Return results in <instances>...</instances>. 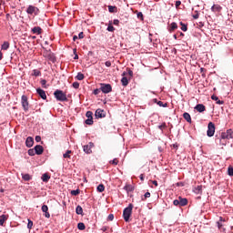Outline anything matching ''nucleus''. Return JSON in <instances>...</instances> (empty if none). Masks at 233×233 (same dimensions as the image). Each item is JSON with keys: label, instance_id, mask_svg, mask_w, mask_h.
<instances>
[{"label": "nucleus", "instance_id": "1", "mask_svg": "<svg viewBox=\"0 0 233 233\" xmlns=\"http://www.w3.org/2000/svg\"><path fill=\"white\" fill-rule=\"evenodd\" d=\"M227 139H233V130L228 129L225 132H222L220 135V143L221 145H227Z\"/></svg>", "mask_w": 233, "mask_h": 233}, {"label": "nucleus", "instance_id": "2", "mask_svg": "<svg viewBox=\"0 0 233 233\" xmlns=\"http://www.w3.org/2000/svg\"><path fill=\"white\" fill-rule=\"evenodd\" d=\"M134 208V205L129 204L127 208H126L123 211L124 220L128 223L130 221V217L132 216V210Z\"/></svg>", "mask_w": 233, "mask_h": 233}, {"label": "nucleus", "instance_id": "3", "mask_svg": "<svg viewBox=\"0 0 233 233\" xmlns=\"http://www.w3.org/2000/svg\"><path fill=\"white\" fill-rule=\"evenodd\" d=\"M54 96L56 101H67L66 94H65L62 90L56 89L54 92Z\"/></svg>", "mask_w": 233, "mask_h": 233}, {"label": "nucleus", "instance_id": "4", "mask_svg": "<svg viewBox=\"0 0 233 233\" xmlns=\"http://www.w3.org/2000/svg\"><path fill=\"white\" fill-rule=\"evenodd\" d=\"M214 134H216V125H214L212 122H209L208 125L207 135L208 137H212Z\"/></svg>", "mask_w": 233, "mask_h": 233}, {"label": "nucleus", "instance_id": "5", "mask_svg": "<svg viewBox=\"0 0 233 233\" xmlns=\"http://www.w3.org/2000/svg\"><path fill=\"white\" fill-rule=\"evenodd\" d=\"M100 90L103 94H110L112 92V86L110 84H100Z\"/></svg>", "mask_w": 233, "mask_h": 233}, {"label": "nucleus", "instance_id": "6", "mask_svg": "<svg viewBox=\"0 0 233 233\" xmlns=\"http://www.w3.org/2000/svg\"><path fill=\"white\" fill-rule=\"evenodd\" d=\"M21 103H22V106H23V109L25 110V112H28V96L23 95L22 97H21Z\"/></svg>", "mask_w": 233, "mask_h": 233}, {"label": "nucleus", "instance_id": "7", "mask_svg": "<svg viewBox=\"0 0 233 233\" xmlns=\"http://www.w3.org/2000/svg\"><path fill=\"white\" fill-rule=\"evenodd\" d=\"M26 14H28L29 15H32L33 14H35V15H37V14H39V8L34 5H29L26 9Z\"/></svg>", "mask_w": 233, "mask_h": 233}, {"label": "nucleus", "instance_id": "8", "mask_svg": "<svg viewBox=\"0 0 233 233\" xmlns=\"http://www.w3.org/2000/svg\"><path fill=\"white\" fill-rule=\"evenodd\" d=\"M94 147V143L89 142L87 145L84 146L83 149L86 154H92V148Z\"/></svg>", "mask_w": 233, "mask_h": 233}, {"label": "nucleus", "instance_id": "9", "mask_svg": "<svg viewBox=\"0 0 233 233\" xmlns=\"http://www.w3.org/2000/svg\"><path fill=\"white\" fill-rule=\"evenodd\" d=\"M127 72H124L122 74V79H121V84H122V86H128V83H130V81L128 80V77H127Z\"/></svg>", "mask_w": 233, "mask_h": 233}, {"label": "nucleus", "instance_id": "10", "mask_svg": "<svg viewBox=\"0 0 233 233\" xmlns=\"http://www.w3.org/2000/svg\"><path fill=\"white\" fill-rule=\"evenodd\" d=\"M95 116L97 119L101 118V117H106V114H105V110L98 108L96 110Z\"/></svg>", "mask_w": 233, "mask_h": 233}, {"label": "nucleus", "instance_id": "11", "mask_svg": "<svg viewBox=\"0 0 233 233\" xmlns=\"http://www.w3.org/2000/svg\"><path fill=\"white\" fill-rule=\"evenodd\" d=\"M35 152L36 156H41L43 152H45V148L41 145H37L35 147Z\"/></svg>", "mask_w": 233, "mask_h": 233}, {"label": "nucleus", "instance_id": "12", "mask_svg": "<svg viewBox=\"0 0 233 233\" xmlns=\"http://www.w3.org/2000/svg\"><path fill=\"white\" fill-rule=\"evenodd\" d=\"M31 32L36 35H41V34H43V29L40 26H35L31 29Z\"/></svg>", "mask_w": 233, "mask_h": 233}, {"label": "nucleus", "instance_id": "13", "mask_svg": "<svg viewBox=\"0 0 233 233\" xmlns=\"http://www.w3.org/2000/svg\"><path fill=\"white\" fill-rule=\"evenodd\" d=\"M223 10V7L219 5H213L211 7V11H213L215 14H219Z\"/></svg>", "mask_w": 233, "mask_h": 233}, {"label": "nucleus", "instance_id": "14", "mask_svg": "<svg viewBox=\"0 0 233 233\" xmlns=\"http://www.w3.org/2000/svg\"><path fill=\"white\" fill-rule=\"evenodd\" d=\"M25 146L30 148L32 147H34V137H28L25 140Z\"/></svg>", "mask_w": 233, "mask_h": 233}, {"label": "nucleus", "instance_id": "15", "mask_svg": "<svg viewBox=\"0 0 233 233\" xmlns=\"http://www.w3.org/2000/svg\"><path fill=\"white\" fill-rule=\"evenodd\" d=\"M167 30L170 34H172V32H174L175 30H177V23L172 22L168 26Z\"/></svg>", "mask_w": 233, "mask_h": 233}, {"label": "nucleus", "instance_id": "16", "mask_svg": "<svg viewBox=\"0 0 233 233\" xmlns=\"http://www.w3.org/2000/svg\"><path fill=\"white\" fill-rule=\"evenodd\" d=\"M42 212L45 213V215H44L45 218H47V219L50 218V213L48 212V206L43 205L42 206Z\"/></svg>", "mask_w": 233, "mask_h": 233}, {"label": "nucleus", "instance_id": "17", "mask_svg": "<svg viewBox=\"0 0 233 233\" xmlns=\"http://www.w3.org/2000/svg\"><path fill=\"white\" fill-rule=\"evenodd\" d=\"M195 110H197V112H205V110H207V108L205 107V105L203 104H198L195 106Z\"/></svg>", "mask_w": 233, "mask_h": 233}, {"label": "nucleus", "instance_id": "18", "mask_svg": "<svg viewBox=\"0 0 233 233\" xmlns=\"http://www.w3.org/2000/svg\"><path fill=\"white\" fill-rule=\"evenodd\" d=\"M9 216L8 215H2L0 216V227L5 226V222L8 220Z\"/></svg>", "mask_w": 233, "mask_h": 233}, {"label": "nucleus", "instance_id": "19", "mask_svg": "<svg viewBox=\"0 0 233 233\" xmlns=\"http://www.w3.org/2000/svg\"><path fill=\"white\" fill-rule=\"evenodd\" d=\"M36 93L41 96L42 99H46V93L41 88L36 89Z\"/></svg>", "mask_w": 233, "mask_h": 233}, {"label": "nucleus", "instance_id": "20", "mask_svg": "<svg viewBox=\"0 0 233 233\" xmlns=\"http://www.w3.org/2000/svg\"><path fill=\"white\" fill-rule=\"evenodd\" d=\"M178 199H179L180 207H187V205H188V200L187 198H183L179 197Z\"/></svg>", "mask_w": 233, "mask_h": 233}, {"label": "nucleus", "instance_id": "21", "mask_svg": "<svg viewBox=\"0 0 233 233\" xmlns=\"http://www.w3.org/2000/svg\"><path fill=\"white\" fill-rule=\"evenodd\" d=\"M41 179L44 183H48V181H50V175H48V173H45L42 175Z\"/></svg>", "mask_w": 233, "mask_h": 233}, {"label": "nucleus", "instance_id": "22", "mask_svg": "<svg viewBox=\"0 0 233 233\" xmlns=\"http://www.w3.org/2000/svg\"><path fill=\"white\" fill-rule=\"evenodd\" d=\"M183 117L187 123H192V116H190L189 113L185 112Z\"/></svg>", "mask_w": 233, "mask_h": 233}, {"label": "nucleus", "instance_id": "23", "mask_svg": "<svg viewBox=\"0 0 233 233\" xmlns=\"http://www.w3.org/2000/svg\"><path fill=\"white\" fill-rule=\"evenodd\" d=\"M124 190H127V192H134V187H133L132 185L127 184V185L124 187Z\"/></svg>", "mask_w": 233, "mask_h": 233}, {"label": "nucleus", "instance_id": "24", "mask_svg": "<svg viewBox=\"0 0 233 233\" xmlns=\"http://www.w3.org/2000/svg\"><path fill=\"white\" fill-rule=\"evenodd\" d=\"M31 76H33L34 77H39V76H41V71L38 69H34Z\"/></svg>", "mask_w": 233, "mask_h": 233}, {"label": "nucleus", "instance_id": "25", "mask_svg": "<svg viewBox=\"0 0 233 233\" xmlns=\"http://www.w3.org/2000/svg\"><path fill=\"white\" fill-rule=\"evenodd\" d=\"M76 213L78 215V216H83V208L81 206H77L76 208Z\"/></svg>", "mask_w": 233, "mask_h": 233}, {"label": "nucleus", "instance_id": "26", "mask_svg": "<svg viewBox=\"0 0 233 233\" xmlns=\"http://www.w3.org/2000/svg\"><path fill=\"white\" fill-rule=\"evenodd\" d=\"M108 12L110 14H114V13L117 12V7L116 6H113V5H108Z\"/></svg>", "mask_w": 233, "mask_h": 233}, {"label": "nucleus", "instance_id": "27", "mask_svg": "<svg viewBox=\"0 0 233 233\" xmlns=\"http://www.w3.org/2000/svg\"><path fill=\"white\" fill-rule=\"evenodd\" d=\"M76 79H77V81H83V79H85V75L81 72L77 73Z\"/></svg>", "mask_w": 233, "mask_h": 233}, {"label": "nucleus", "instance_id": "28", "mask_svg": "<svg viewBox=\"0 0 233 233\" xmlns=\"http://www.w3.org/2000/svg\"><path fill=\"white\" fill-rule=\"evenodd\" d=\"M22 179H24V181H30V179H32V176H30V174H24L22 175Z\"/></svg>", "mask_w": 233, "mask_h": 233}, {"label": "nucleus", "instance_id": "29", "mask_svg": "<svg viewBox=\"0 0 233 233\" xmlns=\"http://www.w3.org/2000/svg\"><path fill=\"white\" fill-rule=\"evenodd\" d=\"M77 228H78V230H85V228H86V227L85 226V223L79 222L77 224Z\"/></svg>", "mask_w": 233, "mask_h": 233}, {"label": "nucleus", "instance_id": "30", "mask_svg": "<svg viewBox=\"0 0 233 233\" xmlns=\"http://www.w3.org/2000/svg\"><path fill=\"white\" fill-rule=\"evenodd\" d=\"M8 48H10V43L4 42V44L2 45V50H8Z\"/></svg>", "mask_w": 233, "mask_h": 233}, {"label": "nucleus", "instance_id": "31", "mask_svg": "<svg viewBox=\"0 0 233 233\" xmlns=\"http://www.w3.org/2000/svg\"><path fill=\"white\" fill-rule=\"evenodd\" d=\"M97 192H105V185L100 184L96 187Z\"/></svg>", "mask_w": 233, "mask_h": 233}, {"label": "nucleus", "instance_id": "32", "mask_svg": "<svg viewBox=\"0 0 233 233\" xmlns=\"http://www.w3.org/2000/svg\"><path fill=\"white\" fill-rule=\"evenodd\" d=\"M70 194L71 196H79V194H81V190L79 188L76 190H71Z\"/></svg>", "mask_w": 233, "mask_h": 233}, {"label": "nucleus", "instance_id": "33", "mask_svg": "<svg viewBox=\"0 0 233 233\" xmlns=\"http://www.w3.org/2000/svg\"><path fill=\"white\" fill-rule=\"evenodd\" d=\"M70 154H72V151L71 150H67L64 155H63V157L65 158V159H70Z\"/></svg>", "mask_w": 233, "mask_h": 233}, {"label": "nucleus", "instance_id": "34", "mask_svg": "<svg viewBox=\"0 0 233 233\" xmlns=\"http://www.w3.org/2000/svg\"><path fill=\"white\" fill-rule=\"evenodd\" d=\"M94 113H92V111H87L86 113V116L87 117V119H94Z\"/></svg>", "mask_w": 233, "mask_h": 233}, {"label": "nucleus", "instance_id": "35", "mask_svg": "<svg viewBox=\"0 0 233 233\" xmlns=\"http://www.w3.org/2000/svg\"><path fill=\"white\" fill-rule=\"evenodd\" d=\"M27 221H28V223H27V228H28L29 230H32V228L34 227V222H33L30 218H28Z\"/></svg>", "mask_w": 233, "mask_h": 233}, {"label": "nucleus", "instance_id": "36", "mask_svg": "<svg viewBox=\"0 0 233 233\" xmlns=\"http://www.w3.org/2000/svg\"><path fill=\"white\" fill-rule=\"evenodd\" d=\"M115 31H116V28L112 26V22H110L107 26V32H115Z\"/></svg>", "mask_w": 233, "mask_h": 233}, {"label": "nucleus", "instance_id": "37", "mask_svg": "<svg viewBox=\"0 0 233 233\" xmlns=\"http://www.w3.org/2000/svg\"><path fill=\"white\" fill-rule=\"evenodd\" d=\"M180 25L182 32H187V30H188V27L183 22H180Z\"/></svg>", "mask_w": 233, "mask_h": 233}, {"label": "nucleus", "instance_id": "38", "mask_svg": "<svg viewBox=\"0 0 233 233\" xmlns=\"http://www.w3.org/2000/svg\"><path fill=\"white\" fill-rule=\"evenodd\" d=\"M158 106H162L163 108H167L168 106L167 103H163L162 101L157 102Z\"/></svg>", "mask_w": 233, "mask_h": 233}, {"label": "nucleus", "instance_id": "39", "mask_svg": "<svg viewBox=\"0 0 233 233\" xmlns=\"http://www.w3.org/2000/svg\"><path fill=\"white\" fill-rule=\"evenodd\" d=\"M159 130H165L167 128V123L163 122L160 126H158Z\"/></svg>", "mask_w": 233, "mask_h": 233}, {"label": "nucleus", "instance_id": "40", "mask_svg": "<svg viewBox=\"0 0 233 233\" xmlns=\"http://www.w3.org/2000/svg\"><path fill=\"white\" fill-rule=\"evenodd\" d=\"M150 198V192H146L144 198H142V201H147V198Z\"/></svg>", "mask_w": 233, "mask_h": 233}, {"label": "nucleus", "instance_id": "41", "mask_svg": "<svg viewBox=\"0 0 233 233\" xmlns=\"http://www.w3.org/2000/svg\"><path fill=\"white\" fill-rule=\"evenodd\" d=\"M86 125H94V118H87L86 120Z\"/></svg>", "mask_w": 233, "mask_h": 233}, {"label": "nucleus", "instance_id": "42", "mask_svg": "<svg viewBox=\"0 0 233 233\" xmlns=\"http://www.w3.org/2000/svg\"><path fill=\"white\" fill-rule=\"evenodd\" d=\"M35 149L34 148V149H29L28 150V156H35Z\"/></svg>", "mask_w": 233, "mask_h": 233}, {"label": "nucleus", "instance_id": "43", "mask_svg": "<svg viewBox=\"0 0 233 233\" xmlns=\"http://www.w3.org/2000/svg\"><path fill=\"white\" fill-rule=\"evenodd\" d=\"M109 229H110V227H108V226H103V227L101 228L102 232H106V231H108Z\"/></svg>", "mask_w": 233, "mask_h": 233}, {"label": "nucleus", "instance_id": "44", "mask_svg": "<svg viewBox=\"0 0 233 233\" xmlns=\"http://www.w3.org/2000/svg\"><path fill=\"white\" fill-rule=\"evenodd\" d=\"M119 163V160L117 158H114L113 160L110 161L111 165H117Z\"/></svg>", "mask_w": 233, "mask_h": 233}, {"label": "nucleus", "instance_id": "45", "mask_svg": "<svg viewBox=\"0 0 233 233\" xmlns=\"http://www.w3.org/2000/svg\"><path fill=\"white\" fill-rule=\"evenodd\" d=\"M107 221H114V214H109L108 215Z\"/></svg>", "mask_w": 233, "mask_h": 233}, {"label": "nucleus", "instance_id": "46", "mask_svg": "<svg viewBox=\"0 0 233 233\" xmlns=\"http://www.w3.org/2000/svg\"><path fill=\"white\" fill-rule=\"evenodd\" d=\"M137 15V18L140 19V21H143V19H144L143 18V13L138 12Z\"/></svg>", "mask_w": 233, "mask_h": 233}, {"label": "nucleus", "instance_id": "47", "mask_svg": "<svg viewBox=\"0 0 233 233\" xmlns=\"http://www.w3.org/2000/svg\"><path fill=\"white\" fill-rule=\"evenodd\" d=\"M72 86L75 87L76 89L79 88V82H74L72 84Z\"/></svg>", "mask_w": 233, "mask_h": 233}, {"label": "nucleus", "instance_id": "48", "mask_svg": "<svg viewBox=\"0 0 233 233\" xmlns=\"http://www.w3.org/2000/svg\"><path fill=\"white\" fill-rule=\"evenodd\" d=\"M40 83L44 88H46V80L43 79L40 81Z\"/></svg>", "mask_w": 233, "mask_h": 233}, {"label": "nucleus", "instance_id": "49", "mask_svg": "<svg viewBox=\"0 0 233 233\" xmlns=\"http://www.w3.org/2000/svg\"><path fill=\"white\" fill-rule=\"evenodd\" d=\"M228 176H233V167H228Z\"/></svg>", "mask_w": 233, "mask_h": 233}, {"label": "nucleus", "instance_id": "50", "mask_svg": "<svg viewBox=\"0 0 233 233\" xmlns=\"http://www.w3.org/2000/svg\"><path fill=\"white\" fill-rule=\"evenodd\" d=\"M173 205H175V207L180 206L179 199H178V200H177V199H175V200L173 201Z\"/></svg>", "mask_w": 233, "mask_h": 233}, {"label": "nucleus", "instance_id": "51", "mask_svg": "<svg viewBox=\"0 0 233 233\" xmlns=\"http://www.w3.org/2000/svg\"><path fill=\"white\" fill-rule=\"evenodd\" d=\"M127 76H129V77H133L134 76V72L129 69L128 72L127 73Z\"/></svg>", "mask_w": 233, "mask_h": 233}, {"label": "nucleus", "instance_id": "52", "mask_svg": "<svg viewBox=\"0 0 233 233\" xmlns=\"http://www.w3.org/2000/svg\"><path fill=\"white\" fill-rule=\"evenodd\" d=\"M99 92H101V89H95L94 91H93V94L95 95V96H97L98 94H99Z\"/></svg>", "mask_w": 233, "mask_h": 233}, {"label": "nucleus", "instance_id": "53", "mask_svg": "<svg viewBox=\"0 0 233 233\" xmlns=\"http://www.w3.org/2000/svg\"><path fill=\"white\" fill-rule=\"evenodd\" d=\"M85 37V34L83 32H80L78 34V39H83Z\"/></svg>", "mask_w": 233, "mask_h": 233}, {"label": "nucleus", "instance_id": "54", "mask_svg": "<svg viewBox=\"0 0 233 233\" xmlns=\"http://www.w3.org/2000/svg\"><path fill=\"white\" fill-rule=\"evenodd\" d=\"M176 8H179V6H181V1H177L175 4Z\"/></svg>", "mask_w": 233, "mask_h": 233}, {"label": "nucleus", "instance_id": "55", "mask_svg": "<svg viewBox=\"0 0 233 233\" xmlns=\"http://www.w3.org/2000/svg\"><path fill=\"white\" fill-rule=\"evenodd\" d=\"M113 25H115L116 26L119 25V20L118 19L113 20Z\"/></svg>", "mask_w": 233, "mask_h": 233}, {"label": "nucleus", "instance_id": "56", "mask_svg": "<svg viewBox=\"0 0 233 233\" xmlns=\"http://www.w3.org/2000/svg\"><path fill=\"white\" fill-rule=\"evenodd\" d=\"M211 99H212L213 101H218V100L219 99V97H218V96H216V95H213V96H211Z\"/></svg>", "mask_w": 233, "mask_h": 233}, {"label": "nucleus", "instance_id": "57", "mask_svg": "<svg viewBox=\"0 0 233 233\" xmlns=\"http://www.w3.org/2000/svg\"><path fill=\"white\" fill-rule=\"evenodd\" d=\"M77 50L74 49L75 57L74 59H79V56L76 54Z\"/></svg>", "mask_w": 233, "mask_h": 233}, {"label": "nucleus", "instance_id": "58", "mask_svg": "<svg viewBox=\"0 0 233 233\" xmlns=\"http://www.w3.org/2000/svg\"><path fill=\"white\" fill-rule=\"evenodd\" d=\"M35 140L36 141V143H39L41 141V136H36L35 137Z\"/></svg>", "mask_w": 233, "mask_h": 233}, {"label": "nucleus", "instance_id": "59", "mask_svg": "<svg viewBox=\"0 0 233 233\" xmlns=\"http://www.w3.org/2000/svg\"><path fill=\"white\" fill-rule=\"evenodd\" d=\"M105 65H106V66L110 67V66H112V62L106 61V62L105 63Z\"/></svg>", "mask_w": 233, "mask_h": 233}, {"label": "nucleus", "instance_id": "60", "mask_svg": "<svg viewBox=\"0 0 233 233\" xmlns=\"http://www.w3.org/2000/svg\"><path fill=\"white\" fill-rule=\"evenodd\" d=\"M225 104V101L223 100H217V105H224Z\"/></svg>", "mask_w": 233, "mask_h": 233}, {"label": "nucleus", "instance_id": "61", "mask_svg": "<svg viewBox=\"0 0 233 233\" xmlns=\"http://www.w3.org/2000/svg\"><path fill=\"white\" fill-rule=\"evenodd\" d=\"M217 225L218 228H221L223 227V224L220 221L217 222Z\"/></svg>", "mask_w": 233, "mask_h": 233}, {"label": "nucleus", "instance_id": "62", "mask_svg": "<svg viewBox=\"0 0 233 233\" xmlns=\"http://www.w3.org/2000/svg\"><path fill=\"white\" fill-rule=\"evenodd\" d=\"M225 221H227L223 217H220L219 218V222L221 223V222H223V223H225Z\"/></svg>", "mask_w": 233, "mask_h": 233}, {"label": "nucleus", "instance_id": "63", "mask_svg": "<svg viewBox=\"0 0 233 233\" xmlns=\"http://www.w3.org/2000/svg\"><path fill=\"white\" fill-rule=\"evenodd\" d=\"M193 18H194V19H199V14L194 15H193Z\"/></svg>", "mask_w": 233, "mask_h": 233}, {"label": "nucleus", "instance_id": "64", "mask_svg": "<svg viewBox=\"0 0 233 233\" xmlns=\"http://www.w3.org/2000/svg\"><path fill=\"white\" fill-rule=\"evenodd\" d=\"M152 183L155 185V187H157V182L156 180H153Z\"/></svg>", "mask_w": 233, "mask_h": 233}]
</instances>
